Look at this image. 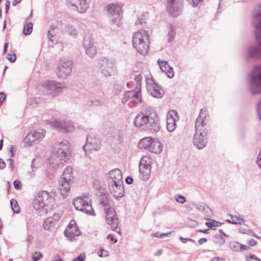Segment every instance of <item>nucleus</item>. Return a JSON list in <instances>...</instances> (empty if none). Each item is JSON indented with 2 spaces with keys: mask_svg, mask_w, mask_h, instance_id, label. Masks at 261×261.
Instances as JSON below:
<instances>
[{
  "mask_svg": "<svg viewBox=\"0 0 261 261\" xmlns=\"http://www.w3.org/2000/svg\"><path fill=\"white\" fill-rule=\"evenodd\" d=\"M252 22L255 28V35L258 43L248 50V59H261V3L256 6L252 12Z\"/></svg>",
  "mask_w": 261,
  "mask_h": 261,
  "instance_id": "1",
  "label": "nucleus"
},
{
  "mask_svg": "<svg viewBox=\"0 0 261 261\" xmlns=\"http://www.w3.org/2000/svg\"><path fill=\"white\" fill-rule=\"evenodd\" d=\"M134 124L137 127L143 126L151 133H156L160 130L158 116L155 112L151 111L139 113L136 117Z\"/></svg>",
  "mask_w": 261,
  "mask_h": 261,
  "instance_id": "2",
  "label": "nucleus"
},
{
  "mask_svg": "<svg viewBox=\"0 0 261 261\" xmlns=\"http://www.w3.org/2000/svg\"><path fill=\"white\" fill-rule=\"evenodd\" d=\"M54 200V198L47 191H40L36 198L33 200V207L36 211L46 214L51 209Z\"/></svg>",
  "mask_w": 261,
  "mask_h": 261,
  "instance_id": "3",
  "label": "nucleus"
},
{
  "mask_svg": "<svg viewBox=\"0 0 261 261\" xmlns=\"http://www.w3.org/2000/svg\"><path fill=\"white\" fill-rule=\"evenodd\" d=\"M132 42L134 47L140 54L144 55L148 53L150 42L147 31L140 30L135 33Z\"/></svg>",
  "mask_w": 261,
  "mask_h": 261,
  "instance_id": "4",
  "label": "nucleus"
},
{
  "mask_svg": "<svg viewBox=\"0 0 261 261\" xmlns=\"http://www.w3.org/2000/svg\"><path fill=\"white\" fill-rule=\"evenodd\" d=\"M107 8L112 25L120 27L122 24V5L116 3H110L107 5Z\"/></svg>",
  "mask_w": 261,
  "mask_h": 261,
  "instance_id": "5",
  "label": "nucleus"
},
{
  "mask_svg": "<svg viewBox=\"0 0 261 261\" xmlns=\"http://www.w3.org/2000/svg\"><path fill=\"white\" fill-rule=\"evenodd\" d=\"M249 83L250 90L253 95L261 94V67L257 66L251 72Z\"/></svg>",
  "mask_w": 261,
  "mask_h": 261,
  "instance_id": "6",
  "label": "nucleus"
},
{
  "mask_svg": "<svg viewBox=\"0 0 261 261\" xmlns=\"http://www.w3.org/2000/svg\"><path fill=\"white\" fill-rule=\"evenodd\" d=\"M129 101L128 105L130 107H134L139 103L142 102V98L141 93V88L137 87L135 89L125 91L124 93V97L122 99V102L126 103Z\"/></svg>",
  "mask_w": 261,
  "mask_h": 261,
  "instance_id": "7",
  "label": "nucleus"
},
{
  "mask_svg": "<svg viewBox=\"0 0 261 261\" xmlns=\"http://www.w3.org/2000/svg\"><path fill=\"white\" fill-rule=\"evenodd\" d=\"M166 7L168 13L173 17L179 16L184 8L183 0H166Z\"/></svg>",
  "mask_w": 261,
  "mask_h": 261,
  "instance_id": "8",
  "label": "nucleus"
},
{
  "mask_svg": "<svg viewBox=\"0 0 261 261\" xmlns=\"http://www.w3.org/2000/svg\"><path fill=\"white\" fill-rule=\"evenodd\" d=\"M72 68V61L70 58H62L58 65V76L65 79L71 73Z\"/></svg>",
  "mask_w": 261,
  "mask_h": 261,
  "instance_id": "9",
  "label": "nucleus"
},
{
  "mask_svg": "<svg viewBox=\"0 0 261 261\" xmlns=\"http://www.w3.org/2000/svg\"><path fill=\"white\" fill-rule=\"evenodd\" d=\"M146 83L148 92H150L153 97L160 98L164 95V90L155 82L153 77H147Z\"/></svg>",
  "mask_w": 261,
  "mask_h": 261,
  "instance_id": "10",
  "label": "nucleus"
},
{
  "mask_svg": "<svg viewBox=\"0 0 261 261\" xmlns=\"http://www.w3.org/2000/svg\"><path fill=\"white\" fill-rule=\"evenodd\" d=\"M100 70L105 77H109L115 74L116 67L114 63L108 59L103 58L100 60Z\"/></svg>",
  "mask_w": 261,
  "mask_h": 261,
  "instance_id": "11",
  "label": "nucleus"
},
{
  "mask_svg": "<svg viewBox=\"0 0 261 261\" xmlns=\"http://www.w3.org/2000/svg\"><path fill=\"white\" fill-rule=\"evenodd\" d=\"M109 190L110 193L118 199L124 196V188L123 180L108 182Z\"/></svg>",
  "mask_w": 261,
  "mask_h": 261,
  "instance_id": "12",
  "label": "nucleus"
},
{
  "mask_svg": "<svg viewBox=\"0 0 261 261\" xmlns=\"http://www.w3.org/2000/svg\"><path fill=\"white\" fill-rule=\"evenodd\" d=\"M43 86H44L46 94L52 97L61 95L63 88L60 83L50 81L44 82Z\"/></svg>",
  "mask_w": 261,
  "mask_h": 261,
  "instance_id": "13",
  "label": "nucleus"
},
{
  "mask_svg": "<svg viewBox=\"0 0 261 261\" xmlns=\"http://www.w3.org/2000/svg\"><path fill=\"white\" fill-rule=\"evenodd\" d=\"M64 234L68 240L71 241L74 240L75 237L81 234V231L73 220L70 221L67 228L64 231Z\"/></svg>",
  "mask_w": 261,
  "mask_h": 261,
  "instance_id": "14",
  "label": "nucleus"
},
{
  "mask_svg": "<svg viewBox=\"0 0 261 261\" xmlns=\"http://www.w3.org/2000/svg\"><path fill=\"white\" fill-rule=\"evenodd\" d=\"M206 135L205 130H203V132H195L194 135L193 143L197 149H202L207 145V138L205 136Z\"/></svg>",
  "mask_w": 261,
  "mask_h": 261,
  "instance_id": "15",
  "label": "nucleus"
},
{
  "mask_svg": "<svg viewBox=\"0 0 261 261\" xmlns=\"http://www.w3.org/2000/svg\"><path fill=\"white\" fill-rule=\"evenodd\" d=\"M179 119L178 113L174 110L169 111L167 115V129L170 132H173L176 127V121Z\"/></svg>",
  "mask_w": 261,
  "mask_h": 261,
  "instance_id": "16",
  "label": "nucleus"
},
{
  "mask_svg": "<svg viewBox=\"0 0 261 261\" xmlns=\"http://www.w3.org/2000/svg\"><path fill=\"white\" fill-rule=\"evenodd\" d=\"M147 158H142L139 163V171L142 175V179L146 181L150 177L151 166L146 160Z\"/></svg>",
  "mask_w": 261,
  "mask_h": 261,
  "instance_id": "17",
  "label": "nucleus"
},
{
  "mask_svg": "<svg viewBox=\"0 0 261 261\" xmlns=\"http://www.w3.org/2000/svg\"><path fill=\"white\" fill-rule=\"evenodd\" d=\"M207 114L206 111H203L202 109L200 110L199 115L195 121L196 132H203V130H204L203 128L206 125L207 121L206 119Z\"/></svg>",
  "mask_w": 261,
  "mask_h": 261,
  "instance_id": "18",
  "label": "nucleus"
},
{
  "mask_svg": "<svg viewBox=\"0 0 261 261\" xmlns=\"http://www.w3.org/2000/svg\"><path fill=\"white\" fill-rule=\"evenodd\" d=\"M72 6L75 7L79 13H85L89 8L91 0H67Z\"/></svg>",
  "mask_w": 261,
  "mask_h": 261,
  "instance_id": "19",
  "label": "nucleus"
},
{
  "mask_svg": "<svg viewBox=\"0 0 261 261\" xmlns=\"http://www.w3.org/2000/svg\"><path fill=\"white\" fill-rule=\"evenodd\" d=\"M44 131L43 129L41 132H37L33 130L30 131L24 138V141L28 143V145H32V143L36 140L43 138L44 136Z\"/></svg>",
  "mask_w": 261,
  "mask_h": 261,
  "instance_id": "20",
  "label": "nucleus"
},
{
  "mask_svg": "<svg viewBox=\"0 0 261 261\" xmlns=\"http://www.w3.org/2000/svg\"><path fill=\"white\" fill-rule=\"evenodd\" d=\"M83 149L86 153L87 151H96L99 149V147L96 143V140L88 135L86 138V144L83 146Z\"/></svg>",
  "mask_w": 261,
  "mask_h": 261,
  "instance_id": "21",
  "label": "nucleus"
},
{
  "mask_svg": "<svg viewBox=\"0 0 261 261\" xmlns=\"http://www.w3.org/2000/svg\"><path fill=\"white\" fill-rule=\"evenodd\" d=\"M107 182L123 180L122 174L120 170L116 168L109 171L107 174Z\"/></svg>",
  "mask_w": 261,
  "mask_h": 261,
  "instance_id": "22",
  "label": "nucleus"
},
{
  "mask_svg": "<svg viewBox=\"0 0 261 261\" xmlns=\"http://www.w3.org/2000/svg\"><path fill=\"white\" fill-rule=\"evenodd\" d=\"M57 127L62 132H70L72 131L74 126L70 121H60L57 122Z\"/></svg>",
  "mask_w": 261,
  "mask_h": 261,
  "instance_id": "23",
  "label": "nucleus"
},
{
  "mask_svg": "<svg viewBox=\"0 0 261 261\" xmlns=\"http://www.w3.org/2000/svg\"><path fill=\"white\" fill-rule=\"evenodd\" d=\"M54 151L56 152L57 156L60 158L61 161H66L69 158L68 157V147H65L64 148L57 147L54 149Z\"/></svg>",
  "mask_w": 261,
  "mask_h": 261,
  "instance_id": "24",
  "label": "nucleus"
},
{
  "mask_svg": "<svg viewBox=\"0 0 261 261\" xmlns=\"http://www.w3.org/2000/svg\"><path fill=\"white\" fill-rule=\"evenodd\" d=\"M163 144L157 139H154L152 142L148 150L155 153H160L162 151Z\"/></svg>",
  "mask_w": 261,
  "mask_h": 261,
  "instance_id": "25",
  "label": "nucleus"
},
{
  "mask_svg": "<svg viewBox=\"0 0 261 261\" xmlns=\"http://www.w3.org/2000/svg\"><path fill=\"white\" fill-rule=\"evenodd\" d=\"M106 217L107 223L111 225L112 230L116 232H119L120 228L118 227V220L117 216H109Z\"/></svg>",
  "mask_w": 261,
  "mask_h": 261,
  "instance_id": "26",
  "label": "nucleus"
},
{
  "mask_svg": "<svg viewBox=\"0 0 261 261\" xmlns=\"http://www.w3.org/2000/svg\"><path fill=\"white\" fill-rule=\"evenodd\" d=\"M73 176L71 168L67 167L64 171L60 180L70 182Z\"/></svg>",
  "mask_w": 261,
  "mask_h": 261,
  "instance_id": "27",
  "label": "nucleus"
},
{
  "mask_svg": "<svg viewBox=\"0 0 261 261\" xmlns=\"http://www.w3.org/2000/svg\"><path fill=\"white\" fill-rule=\"evenodd\" d=\"M86 197H76L73 201V204L76 210L78 211L82 210V208L85 205Z\"/></svg>",
  "mask_w": 261,
  "mask_h": 261,
  "instance_id": "28",
  "label": "nucleus"
},
{
  "mask_svg": "<svg viewBox=\"0 0 261 261\" xmlns=\"http://www.w3.org/2000/svg\"><path fill=\"white\" fill-rule=\"evenodd\" d=\"M153 139H154L150 137L143 138L138 143L139 148L146 149L148 150L150 147V145H151Z\"/></svg>",
  "mask_w": 261,
  "mask_h": 261,
  "instance_id": "29",
  "label": "nucleus"
},
{
  "mask_svg": "<svg viewBox=\"0 0 261 261\" xmlns=\"http://www.w3.org/2000/svg\"><path fill=\"white\" fill-rule=\"evenodd\" d=\"M59 189L62 195H66L70 190V182L63 180L59 181Z\"/></svg>",
  "mask_w": 261,
  "mask_h": 261,
  "instance_id": "30",
  "label": "nucleus"
},
{
  "mask_svg": "<svg viewBox=\"0 0 261 261\" xmlns=\"http://www.w3.org/2000/svg\"><path fill=\"white\" fill-rule=\"evenodd\" d=\"M169 31L168 32V42H172L174 40L176 36L175 29L172 23H170L168 25Z\"/></svg>",
  "mask_w": 261,
  "mask_h": 261,
  "instance_id": "31",
  "label": "nucleus"
},
{
  "mask_svg": "<svg viewBox=\"0 0 261 261\" xmlns=\"http://www.w3.org/2000/svg\"><path fill=\"white\" fill-rule=\"evenodd\" d=\"M85 205L82 208V210L81 211L85 212L87 215H90L95 216V213H94V210L92 208V205L89 204L88 201L86 200L85 202Z\"/></svg>",
  "mask_w": 261,
  "mask_h": 261,
  "instance_id": "32",
  "label": "nucleus"
},
{
  "mask_svg": "<svg viewBox=\"0 0 261 261\" xmlns=\"http://www.w3.org/2000/svg\"><path fill=\"white\" fill-rule=\"evenodd\" d=\"M65 30L66 32L68 33L70 36L74 38H76L78 36L79 32L76 29L73 28L72 25L70 24H67L65 25Z\"/></svg>",
  "mask_w": 261,
  "mask_h": 261,
  "instance_id": "33",
  "label": "nucleus"
},
{
  "mask_svg": "<svg viewBox=\"0 0 261 261\" xmlns=\"http://www.w3.org/2000/svg\"><path fill=\"white\" fill-rule=\"evenodd\" d=\"M33 31V23L32 22H24L23 33L24 35H30Z\"/></svg>",
  "mask_w": 261,
  "mask_h": 261,
  "instance_id": "34",
  "label": "nucleus"
},
{
  "mask_svg": "<svg viewBox=\"0 0 261 261\" xmlns=\"http://www.w3.org/2000/svg\"><path fill=\"white\" fill-rule=\"evenodd\" d=\"M56 224L55 222L50 217L47 218L43 223V227L46 230L49 229Z\"/></svg>",
  "mask_w": 261,
  "mask_h": 261,
  "instance_id": "35",
  "label": "nucleus"
},
{
  "mask_svg": "<svg viewBox=\"0 0 261 261\" xmlns=\"http://www.w3.org/2000/svg\"><path fill=\"white\" fill-rule=\"evenodd\" d=\"M210 221L206 222L205 223V225L208 226L209 228L212 229H215L214 227H219L222 224H223L222 222L217 221L213 219H208Z\"/></svg>",
  "mask_w": 261,
  "mask_h": 261,
  "instance_id": "36",
  "label": "nucleus"
},
{
  "mask_svg": "<svg viewBox=\"0 0 261 261\" xmlns=\"http://www.w3.org/2000/svg\"><path fill=\"white\" fill-rule=\"evenodd\" d=\"M213 241L214 243L219 245V246H222L225 244V239L218 234H216L213 237Z\"/></svg>",
  "mask_w": 261,
  "mask_h": 261,
  "instance_id": "37",
  "label": "nucleus"
},
{
  "mask_svg": "<svg viewBox=\"0 0 261 261\" xmlns=\"http://www.w3.org/2000/svg\"><path fill=\"white\" fill-rule=\"evenodd\" d=\"M100 203L105 207L111 206L109 198L106 195H102L100 198Z\"/></svg>",
  "mask_w": 261,
  "mask_h": 261,
  "instance_id": "38",
  "label": "nucleus"
},
{
  "mask_svg": "<svg viewBox=\"0 0 261 261\" xmlns=\"http://www.w3.org/2000/svg\"><path fill=\"white\" fill-rule=\"evenodd\" d=\"M86 49V54L90 58H93L96 54V48L93 45L85 48Z\"/></svg>",
  "mask_w": 261,
  "mask_h": 261,
  "instance_id": "39",
  "label": "nucleus"
},
{
  "mask_svg": "<svg viewBox=\"0 0 261 261\" xmlns=\"http://www.w3.org/2000/svg\"><path fill=\"white\" fill-rule=\"evenodd\" d=\"M93 45V43L91 37L89 35L85 36L83 42V45L84 48L89 47V46H91Z\"/></svg>",
  "mask_w": 261,
  "mask_h": 261,
  "instance_id": "40",
  "label": "nucleus"
},
{
  "mask_svg": "<svg viewBox=\"0 0 261 261\" xmlns=\"http://www.w3.org/2000/svg\"><path fill=\"white\" fill-rule=\"evenodd\" d=\"M10 204H11V207H12V209L14 213L18 214V213H20V207L18 204L17 201L15 199H11L10 200Z\"/></svg>",
  "mask_w": 261,
  "mask_h": 261,
  "instance_id": "41",
  "label": "nucleus"
},
{
  "mask_svg": "<svg viewBox=\"0 0 261 261\" xmlns=\"http://www.w3.org/2000/svg\"><path fill=\"white\" fill-rule=\"evenodd\" d=\"M103 105V102L97 99H90L87 101V105L90 107L93 106H101Z\"/></svg>",
  "mask_w": 261,
  "mask_h": 261,
  "instance_id": "42",
  "label": "nucleus"
},
{
  "mask_svg": "<svg viewBox=\"0 0 261 261\" xmlns=\"http://www.w3.org/2000/svg\"><path fill=\"white\" fill-rule=\"evenodd\" d=\"M104 211L106 214V217H115L116 216H117V214L114 208L112 207V206L105 207Z\"/></svg>",
  "mask_w": 261,
  "mask_h": 261,
  "instance_id": "43",
  "label": "nucleus"
},
{
  "mask_svg": "<svg viewBox=\"0 0 261 261\" xmlns=\"http://www.w3.org/2000/svg\"><path fill=\"white\" fill-rule=\"evenodd\" d=\"M158 63L160 65V68L162 71L166 74L167 70L168 69V66H169L167 61H158Z\"/></svg>",
  "mask_w": 261,
  "mask_h": 261,
  "instance_id": "44",
  "label": "nucleus"
},
{
  "mask_svg": "<svg viewBox=\"0 0 261 261\" xmlns=\"http://www.w3.org/2000/svg\"><path fill=\"white\" fill-rule=\"evenodd\" d=\"M230 247L234 251H240L241 243L238 242H232L230 243Z\"/></svg>",
  "mask_w": 261,
  "mask_h": 261,
  "instance_id": "45",
  "label": "nucleus"
},
{
  "mask_svg": "<svg viewBox=\"0 0 261 261\" xmlns=\"http://www.w3.org/2000/svg\"><path fill=\"white\" fill-rule=\"evenodd\" d=\"M174 199L177 202L181 204L184 203L186 201V197L180 194L175 195Z\"/></svg>",
  "mask_w": 261,
  "mask_h": 261,
  "instance_id": "46",
  "label": "nucleus"
},
{
  "mask_svg": "<svg viewBox=\"0 0 261 261\" xmlns=\"http://www.w3.org/2000/svg\"><path fill=\"white\" fill-rule=\"evenodd\" d=\"M169 211V207L166 205L163 206L162 207H159L156 212V213L158 215H162L165 214L166 212Z\"/></svg>",
  "mask_w": 261,
  "mask_h": 261,
  "instance_id": "47",
  "label": "nucleus"
},
{
  "mask_svg": "<svg viewBox=\"0 0 261 261\" xmlns=\"http://www.w3.org/2000/svg\"><path fill=\"white\" fill-rule=\"evenodd\" d=\"M43 257V255L41 252L39 251H36L34 253L32 256L33 261H38Z\"/></svg>",
  "mask_w": 261,
  "mask_h": 261,
  "instance_id": "48",
  "label": "nucleus"
},
{
  "mask_svg": "<svg viewBox=\"0 0 261 261\" xmlns=\"http://www.w3.org/2000/svg\"><path fill=\"white\" fill-rule=\"evenodd\" d=\"M7 58L10 62L14 63L16 61V56L15 53L12 54L11 53H9L7 54Z\"/></svg>",
  "mask_w": 261,
  "mask_h": 261,
  "instance_id": "49",
  "label": "nucleus"
},
{
  "mask_svg": "<svg viewBox=\"0 0 261 261\" xmlns=\"http://www.w3.org/2000/svg\"><path fill=\"white\" fill-rule=\"evenodd\" d=\"M167 71L166 72V74H167V76L170 79L172 78L174 75L173 68L170 66H168V69H167Z\"/></svg>",
  "mask_w": 261,
  "mask_h": 261,
  "instance_id": "50",
  "label": "nucleus"
},
{
  "mask_svg": "<svg viewBox=\"0 0 261 261\" xmlns=\"http://www.w3.org/2000/svg\"><path fill=\"white\" fill-rule=\"evenodd\" d=\"M257 115L260 120H261V99L258 101L256 105Z\"/></svg>",
  "mask_w": 261,
  "mask_h": 261,
  "instance_id": "51",
  "label": "nucleus"
},
{
  "mask_svg": "<svg viewBox=\"0 0 261 261\" xmlns=\"http://www.w3.org/2000/svg\"><path fill=\"white\" fill-rule=\"evenodd\" d=\"M250 259H253L254 260L257 261H261V259L258 258L256 255L253 254H250L249 256H246L245 260L246 261H251Z\"/></svg>",
  "mask_w": 261,
  "mask_h": 261,
  "instance_id": "52",
  "label": "nucleus"
},
{
  "mask_svg": "<svg viewBox=\"0 0 261 261\" xmlns=\"http://www.w3.org/2000/svg\"><path fill=\"white\" fill-rule=\"evenodd\" d=\"M14 187L16 190L21 189V183L18 180H14L13 182Z\"/></svg>",
  "mask_w": 261,
  "mask_h": 261,
  "instance_id": "53",
  "label": "nucleus"
},
{
  "mask_svg": "<svg viewBox=\"0 0 261 261\" xmlns=\"http://www.w3.org/2000/svg\"><path fill=\"white\" fill-rule=\"evenodd\" d=\"M230 216L232 220L231 221L229 219H227V220H226V222H227L229 223H231V224H240V225L242 224V223L240 221L238 222V221H236L235 220H233V216L232 215H230Z\"/></svg>",
  "mask_w": 261,
  "mask_h": 261,
  "instance_id": "54",
  "label": "nucleus"
},
{
  "mask_svg": "<svg viewBox=\"0 0 261 261\" xmlns=\"http://www.w3.org/2000/svg\"><path fill=\"white\" fill-rule=\"evenodd\" d=\"M10 152L11 153V158L14 157L16 152V147L14 145H12L10 146Z\"/></svg>",
  "mask_w": 261,
  "mask_h": 261,
  "instance_id": "55",
  "label": "nucleus"
},
{
  "mask_svg": "<svg viewBox=\"0 0 261 261\" xmlns=\"http://www.w3.org/2000/svg\"><path fill=\"white\" fill-rule=\"evenodd\" d=\"M85 259V255H84V254L83 255L82 254H81L77 257H75L73 260V261H84Z\"/></svg>",
  "mask_w": 261,
  "mask_h": 261,
  "instance_id": "56",
  "label": "nucleus"
},
{
  "mask_svg": "<svg viewBox=\"0 0 261 261\" xmlns=\"http://www.w3.org/2000/svg\"><path fill=\"white\" fill-rule=\"evenodd\" d=\"M68 143V141L66 140H63L60 144L57 145V147H62V146L64 147L63 148L65 147H68L67 144Z\"/></svg>",
  "mask_w": 261,
  "mask_h": 261,
  "instance_id": "57",
  "label": "nucleus"
},
{
  "mask_svg": "<svg viewBox=\"0 0 261 261\" xmlns=\"http://www.w3.org/2000/svg\"><path fill=\"white\" fill-rule=\"evenodd\" d=\"M50 217L51 219H53V220H54L55 222V223L58 222L60 219V216L58 214H54V215L52 217Z\"/></svg>",
  "mask_w": 261,
  "mask_h": 261,
  "instance_id": "58",
  "label": "nucleus"
},
{
  "mask_svg": "<svg viewBox=\"0 0 261 261\" xmlns=\"http://www.w3.org/2000/svg\"><path fill=\"white\" fill-rule=\"evenodd\" d=\"M8 161L9 162V167L11 169V171H12L14 168L13 160L12 158H10L8 160Z\"/></svg>",
  "mask_w": 261,
  "mask_h": 261,
  "instance_id": "59",
  "label": "nucleus"
},
{
  "mask_svg": "<svg viewBox=\"0 0 261 261\" xmlns=\"http://www.w3.org/2000/svg\"><path fill=\"white\" fill-rule=\"evenodd\" d=\"M134 179L132 176H127L125 178V182L127 184L130 185L133 182Z\"/></svg>",
  "mask_w": 261,
  "mask_h": 261,
  "instance_id": "60",
  "label": "nucleus"
},
{
  "mask_svg": "<svg viewBox=\"0 0 261 261\" xmlns=\"http://www.w3.org/2000/svg\"><path fill=\"white\" fill-rule=\"evenodd\" d=\"M6 163L2 159L0 158V169L3 170L6 168Z\"/></svg>",
  "mask_w": 261,
  "mask_h": 261,
  "instance_id": "61",
  "label": "nucleus"
},
{
  "mask_svg": "<svg viewBox=\"0 0 261 261\" xmlns=\"http://www.w3.org/2000/svg\"><path fill=\"white\" fill-rule=\"evenodd\" d=\"M142 79V76L141 74H139L135 77V81L137 84H140Z\"/></svg>",
  "mask_w": 261,
  "mask_h": 261,
  "instance_id": "62",
  "label": "nucleus"
},
{
  "mask_svg": "<svg viewBox=\"0 0 261 261\" xmlns=\"http://www.w3.org/2000/svg\"><path fill=\"white\" fill-rule=\"evenodd\" d=\"M256 163L257 165L259 166V167L261 168V149L259 153V155L257 157Z\"/></svg>",
  "mask_w": 261,
  "mask_h": 261,
  "instance_id": "63",
  "label": "nucleus"
},
{
  "mask_svg": "<svg viewBox=\"0 0 261 261\" xmlns=\"http://www.w3.org/2000/svg\"><path fill=\"white\" fill-rule=\"evenodd\" d=\"M207 241V239L205 238H201L198 241V243L199 245H202Z\"/></svg>",
  "mask_w": 261,
  "mask_h": 261,
  "instance_id": "64",
  "label": "nucleus"
}]
</instances>
